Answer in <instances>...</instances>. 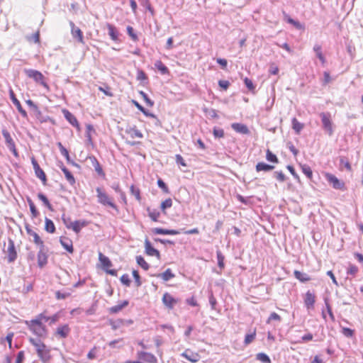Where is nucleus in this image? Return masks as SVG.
I'll list each match as a JSON object with an SVG mask.
<instances>
[{"label": "nucleus", "instance_id": "f257e3e1", "mask_svg": "<svg viewBox=\"0 0 363 363\" xmlns=\"http://www.w3.org/2000/svg\"><path fill=\"white\" fill-rule=\"evenodd\" d=\"M29 342L35 347L36 352L40 360L48 362L51 359L50 350L40 339L29 338Z\"/></svg>", "mask_w": 363, "mask_h": 363}, {"label": "nucleus", "instance_id": "f03ea898", "mask_svg": "<svg viewBox=\"0 0 363 363\" xmlns=\"http://www.w3.org/2000/svg\"><path fill=\"white\" fill-rule=\"evenodd\" d=\"M26 325L33 334L39 337H43L47 335V329L45 326L38 320H26Z\"/></svg>", "mask_w": 363, "mask_h": 363}, {"label": "nucleus", "instance_id": "7ed1b4c3", "mask_svg": "<svg viewBox=\"0 0 363 363\" xmlns=\"http://www.w3.org/2000/svg\"><path fill=\"white\" fill-rule=\"evenodd\" d=\"M181 231H183L186 235H191V234H199V230L197 228L189 230H184V229H182L181 230H169V229H164L161 228H155L152 229V232L153 234L155 235H179L180 234Z\"/></svg>", "mask_w": 363, "mask_h": 363}, {"label": "nucleus", "instance_id": "20e7f679", "mask_svg": "<svg viewBox=\"0 0 363 363\" xmlns=\"http://www.w3.org/2000/svg\"><path fill=\"white\" fill-rule=\"evenodd\" d=\"M23 72L28 77L33 79L36 83H39L46 89H49L48 84L45 82V77L40 72L33 69H24Z\"/></svg>", "mask_w": 363, "mask_h": 363}, {"label": "nucleus", "instance_id": "39448f33", "mask_svg": "<svg viewBox=\"0 0 363 363\" xmlns=\"http://www.w3.org/2000/svg\"><path fill=\"white\" fill-rule=\"evenodd\" d=\"M97 193L98 202L104 206H110L111 208L118 211L117 206L113 203V199L110 197L100 187L96 189Z\"/></svg>", "mask_w": 363, "mask_h": 363}, {"label": "nucleus", "instance_id": "423d86ee", "mask_svg": "<svg viewBox=\"0 0 363 363\" xmlns=\"http://www.w3.org/2000/svg\"><path fill=\"white\" fill-rule=\"evenodd\" d=\"M321 118L322 126L323 130L331 136L333 134V122L331 120V115L328 112H321L320 113Z\"/></svg>", "mask_w": 363, "mask_h": 363}, {"label": "nucleus", "instance_id": "0eeeda50", "mask_svg": "<svg viewBox=\"0 0 363 363\" xmlns=\"http://www.w3.org/2000/svg\"><path fill=\"white\" fill-rule=\"evenodd\" d=\"M325 178L328 182L335 189L337 190H345V182L342 180H340L335 175L327 173L325 174Z\"/></svg>", "mask_w": 363, "mask_h": 363}, {"label": "nucleus", "instance_id": "6e6552de", "mask_svg": "<svg viewBox=\"0 0 363 363\" xmlns=\"http://www.w3.org/2000/svg\"><path fill=\"white\" fill-rule=\"evenodd\" d=\"M62 221L67 228L72 229L76 233H79L81 229L87 225L86 220H75L74 222L70 221V225H69L68 223H67V219L65 216H62Z\"/></svg>", "mask_w": 363, "mask_h": 363}, {"label": "nucleus", "instance_id": "1a4fd4ad", "mask_svg": "<svg viewBox=\"0 0 363 363\" xmlns=\"http://www.w3.org/2000/svg\"><path fill=\"white\" fill-rule=\"evenodd\" d=\"M2 135L5 139L6 145L7 147L13 152L15 156H18V152L16 149L15 143L12 139L9 132L6 129H3Z\"/></svg>", "mask_w": 363, "mask_h": 363}, {"label": "nucleus", "instance_id": "9d476101", "mask_svg": "<svg viewBox=\"0 0 363 363\" xmlns=\"http://www.w3.org/2000/svg\"><path fill=\"white\" fill-rule=\"evenodd\" d=\"M7 259L9 263L13 262L17 258V252L13 240L9 239L6 250Z\"/></svg>", "mask_w": 363, "mask_h": 363}, {"label": "nucleus", "instance_id": "9b49d317", "mask_svg": "<svg viewBox=\"0 0 363 363\" xmlns=\"http://www.w3.org/2000/svg\"><path fill=\"white\" fill-rule=\"evenodd\" d=\"M31 162L35 171V176L42 181L43 184H46L47 179L44 171L40 168L38 162L34 157L31 158Z\"/></svg>", "mask_w": 363, "mask_h": 363}, {"label": "nucleus", "instance_id": "f8f14e48", "mask_svg": "<svg viewBox=\"0 0 363 363\" xmlns=\"http://www.w3.org/2000/svg\"><path fill=\"white\" fill-rule=\"evenodd\" d=\"M69 26L71 27V34H72L73 38L77 39V40L79 43L84 44V35H83V33L81 30V29L75 26V24L74 23V22H72L71 21H69Z\"/></svg>", "mask_w": 363, "mask_h": 363}, {"label": "nucleus", "instance_id": "ddd939ff", "mask_svg": "<svg viewBox=\"0 0 363 363\" xmlns=\"http://www.w3.org/2000/svg\"><path fill=\"white\" fill-rule=\"evenodd\" d=\"M162 301L163 304L169 309H172L178 302L177 299L167 292L164 294Z\"/></svg>", "mask_w": 363, "mask_h": 363}, {"label": "nucleus", "instance_id": "4468645a", "mask_svg": "<svg viewBox=\"0 0 363 363\" xmlns=\"http://www.w3.org/2000/svg\"><path fill=\"white\" fill-rule=\"evenodd\" d=\"M9 94L13 104L16 106L18 112L21 114V116L23 118H26L28 117L27 112L23 108L20 101L16 99L15 94L12 89H10Z\"/></svg>", "mask_w": 363, "mask_h": 363}, {"label": "nucleus", "instance_id": "2eb2a0df", "mask_svg": "<svg viewBox=\"0 0 363 363\" xmlns=\"http://www.w3.org/2000/svg\"><path fill=\"white\" fill-rule=\"evenodd\" d=\"M145 252H146V254L147 255H149V256H155L158 259L160 258V252L157 250L155 249L152 246V244L149 241L148 239H145Z\"/></svg>", "mask_w": 363, "mask_h": 363}, {"label": "nucleus", "instance_id": "dca6fc26", "mask_svg": "<svg viewBox=\"0 0 363 363\" xmlns=\"http://www.w3.org/2000/svg\"><path fill=\"white\" fill-rule=\"evenodd\" d=\"M231 128L235 132L241 133V134L249 135L250 133V131L248 127L243 123H232Z\"/></svg>", "mask_w": 363, "mask_h": 363}, {"label": "nucleus", "instance_id": "f3484780", "mask_svg": "<svg viewBox=\"0 0 363 363\" xmlns=\"http://www.w3.org/2000/svg\"><path fill=\"white\" fill-rule=\"evenodd\" d=\"M282 13H283L284 18L287 23L293 25L298 30H304L305 29L304 24H302L299 21H296V20L293 19L292 18H291L284 11H283Z\"/></svg>", "mask_w": 363, "mask_h": 363}, {"label": "nucleus", "instance_id": "a211bd4d", "mask_svg": "<svg viewBox=\"0 0 363 363\" xmlns=\"http://www.w3.org/2000/svg\"><path fill=\"white\" fill-rule=\"evenodd\" d=\"M315 302V296L311 293L310 291H308L306 293L304 298V304L308 309L313 308L314 303Z\"/></svg>", "mask_w": 363, "mask_h": 363}, {"label": "nucleus", "instance_id": "6ab92c4d", "mask_svg": "<svg viewBox=\"0 0 363 363\" xmlns=\"http://www.w3.org/2000/svg\"><path fill=\"white\" fill-rule=\"evenodd\" d=\"M106 27L111 39L115 42L119 41V32L117 28L111 23H107Z\"/></svg>", "mask_w": 363, "mask_h": 363}, {"label": "nucleus", "instance_id": "aec40b11", "mask_svg": "<svg viewBox=\"0 0 363 363\" xmlns=\"http://www.w3.org/2000/svg\"><path fill=\"white\" fill-rule=\"evenodd\" d=\"M62 113L65 118L69 122L70 124L77 128H79V124L77 118L70 111L67 109H64L62 110Z\"/></svg>", "mask_w": 363, "mask_h": 363}, {"label": "nucleus", "instance_id": "412c9836", "mask_svg": "<svg viewBox=\"0 0 363 363\" xmlns=\"http://www.w3.org/2000/svg\"><path fill=\"white\" fill-rule=\"evenodd\" d=\"M138 357L140 359H143L149 363H157V357L153 354L150 353V352H138Z\"/></svg>", "mask_w": 363, "mask_h": 363}, {"label": "nucleus", "instance_id": "4be33fe9", "mask_svg": "<svg viewBox=\"0 0 363 363\" xmlns=\"http://www.w3.org/2000/svg\"><path fill=\"white\" fill-rule=\"evenodd\" d=\"M60 244L69 253H72L74 251L72 241L67 238H60Z\"/></svg>", "mask_w": 363, "mask_h": 363}, {"label": "nucleus", "instance_id": "5701e85b", "mask_svg": "<svg viewBox=\"0 0 363 363\" xmlns=\"http://www.w3.org/2000/svg\"><path fill=\"white\" fill-rule=\"evenodd\" d=\"M89 159H90L91 162V164H92L93 167H94L95 171L97 172V174L99 176L104 177L105 176V173H104V172L101 164H99V161L96 158V157L91 156V157H89Z\"/></svg>", "mask_w": 363, "mask_h": 363}, {"label": "nucleus", "instance_id": "b1692460", "mask_svg": "<svg viewBox=\"0 0 363 363\" xmlns=\"http://www.w3.org/2000/svg\"><path fill=\"white\" fill-rule=\"evenodd\" d=\"M70 331V328L68 325L65 324L60 326L57 328L56 335H59L62 338H66Z\"/></svg>", "mask_w": 363, "mask_h": 363}, {"label": "nucleus", "instance_id": "393cba45", "mask_svg": "<svg viewBox=\"0 0 363 363\" xmlns=\"http://www.w3.org/2000/svg\"><path fill=\"white\" fill-rule=\"evenodd\" d=\"M61 170L65 174V178L67 180V182L73 185L75 184V179L72 174L69 171L67 168H66L62 164L60 166Z\"/></svg>", "mask_w": 363, "mask_h": 363}, {"label": "nucleus", "instance_id": "a878e982", "mask_svg": "<svg viewBox=\"0 0 363 363\" xmlns=\"http://www.w3.org/2000/svg\"><path fill=\"white\" fill-rule=\"evenodd\" d=\"M48 262L47 252H38V266L42 268Z\"/></svg>", "mask_w": 363, "mask_h": 363}, {"label": "nucleus", "instance_id": "bb28decb", "mask_svg": "<svg viewBox=\"0 0 363 363\" xmlns=\"http://www.w3.org/2000/svg\"><path fill=\"white\" fill-rule=\"evenodd\" d=\"M99 259L101 262V264L103 265V267L104 270L106 271V269H108L110 267L112 266V263L109 258L105 255H104L101 252H99Z\"/></svg>", "mask_w": 363, "mask_h": 363}, {"label": "nucleus", "instance_id": "cd10ccee", "mask_svg": "<svg viewBox=\"0 0 363 363\" xmlns=\"http://www.w3.org/2000/svg\"><path fill=\"white\" fill-rule=\"evenodd\" d=\"M129 302L127 300L123 301L121 303L111 307L108 311L111 313H117L121 311L123 308L128 305Z\"/></svg>", "mask_w": 363, "mask_h": 363}, {"label": "nucleus", "instance_id": "c85d7f7f", "mask_svg": "<svg viewBox=\"0 0 363 363\" xmlns=\"http://www.w3.org/2000/svg\"><path fill=\"white\" fill-rule=\"evenodd\" d=\"M294 274L297 279H298L300 281L303 283L310 281L311 279V277L307 274L301 272L298 270H295Z\"/></svg>", "mask_w": 363, "mask_h": 363}, {"label": "nucleus", "instance_id": "c756f323", "mask_svg": "<svg viewBox=\"0 0 363 363\" xmlns=\"http://www.w3.org/2000/svg\"><path fill=\"white\" fill-rule=\"evenodd\" d=\"M274 166L266 164L264 162H258L256 165V170L257 172H269L272 169H274Z\"/></svg>", "mask_w": 363, "mask_h": 363}, {"label": "nucleus", "instance_id": "7c9ffc66", "mask_svg": "<svg viewBox=\"0 0 363 363\" xmlns=\"http://www.w3.org/2000/svg\"><path fill=\"white\" fill-rule=\"evenodd\" d=\"M133 104L137 107L138 110H140L145 116L150 118H155V115L152 113H150L149 111L145 109L142 105H140L137 101L133 100Z\"/></svg>", "mask_w": 363, "mask_h": 363}, {"label": "nucleus", "instance_id": "2f4dec72", "mask_svg": "<svg viewBox=\"0 0 363 363\" xmlns=\"http://www.w3.org/2000/svg\"><path fill=\"white\" fill-rule=\"evenodd\" d=\"M155 67L162 74H169V71L161 60H157L155 63Z\"/></svg>", "mask_w": 363, "mask_h": 363}, {"label": "nucleus", "instance_id": "473e14b6", "mask_svg": "<svg viewBox=\"0 0 363 363\" xmlns=\"http://www.w3.org/2000/svg\"><path fill=\"white\" fill-rule=\"evenodd\" d=\"M38 198L43 203V204L51 211H53V207L50 203L48 199L43 193L38 194Z\"/></svg>", "mask_w": 363, "mask_h": 363}, {"label": "nucleus", "instance_id": "72a5a7b5", "mask_svg": "<svg viewBox=\"0 0 363 363\" xmlns=\"http://www.w3.org/2000/svg\"><path fill=\"white\" fill-rule=\"evenodd\" d=\"M45 230L48 233H54L55 232V226L54 223L48 218H45Z\"/></svg>", "mask_w": 363, "mask_h": 363}, {"label": "nucleus", "instance_id": "f704fd0d", "mask_svg": "<svg viewBox=\"0 0 363 363\" xmlns=\"http://www.w3.org/2000/svg\"><path fill=\"white\" fill-rule=\"evenodd\" d=\"M303 124L300 123L296 118L292 119V128L296 134H299L303 128Z\"/></svg>", "mask_w": 363, "mask_h": 363}, {"label": "nucleus", "instance_id": "c9c22d12", "mask_svg": "<svg viewBox=\"0 0 363 363\" xmlns=\"http://www.w3.org/2000/svg\"><path fill=\"white\" fill-rule=\"evenodd\" d=\"M157 277H161L164 281H167L174 278L175 275L172 272L170 269H167L163 273L159 274Z\"/></svg>", "mask_w": 363, "mask_h": 363}, {"label": "nucleus", "instance_id": "e433bc0d", "mask_svg": "<svg viewBox=\"0 0 363 363\" xmlns=\"http://www.w3.org/2000/svg\"><path fill=\"white\" fill-rule=\"evenodd\" d=\"M136 261L138 265H140L144 270L147 271L150 268L149 264L146 262L145 259L142 256H137Z\"/></svg>", "mask_w": 363, "mask_h": 363}, {"label": "nucleus", "instance_id": "4c0bfd02", "mask_svg": "<svg viewBox=\"0 0 363 363\" xmlns=\"http://www.w3.org/2000/svg\"><path fill=\"white\" fill-rule=\"evenodd\" d=\"M127 133H129L132 138H142L143 137V133L135 127L130 128L129 130H127Z\"/></svg>", "mask_w": 363, "mask_h": 363}, {"label": "nucleus", "instance_id": "58836bf2", "mask_svg": "<svg viewBox=\"0 0 363 363\" xmlns=\"http://www.w3.org/2000/svg\"><path fill=\"white\" fill-rule=\"evenodd\" d=\"M183 357H184L186 359L191 362H197L199 361V354H189L187 352H184L182 354Z\"/></svg>", "mask_w": 363, "mask_h": 363}, {"label": "nucleus", "instance_id": "ea45409f", "mask_svg": "<svg viewBox=\"0 0 363 363\" xmlns=\"http://www.w3.org/2000/svg\"><path fill=\"white\" fill-rule=\"evenodd\" d=\"M216 256H217V260H218V265L220 269H223L225 267V264H224L225 257L220 250H217Z\"/></svg>", "mask_w": 363, "mask_h": 363}, {"label": "nucleus", "instance_id": "a19ab883", "mask_svg": "<svg viewBox=\"0 0 363 363\" xmlns=\"http://www.w3.org/2000/svg\"><path fill=\"white\" fill-rule=\"evenodd\" d=\"M340 164L341 165H343L348 172L352 171L351 164L349 162L348 159L346 158L345 157H343V156L340 157Z\"/></svg>", "mask_w": 363, "mask_h": 363}, {"label": "nucleus", "instance_id": "79ce46f5", "mask_svg": "<svg viewBox=\"0 0 363 363\" xmlns=\"http://www.w3.org/2000/svg\"><path fill=\"white\" fill-rule=\"evenodd\" d=\"M108 346L111 348H114V347L120 348L123 346V339L119 338L117 340H112L110 342H108Z\"/></svg>", "mask_w": 363, "mask_h": 363}, {"label": "nucleus", "instance_id": "37998d69", "mask_svg": "<svg viewBox=\"0 0 363 363\" xmlns=\"http://www.w3.org/2000/svg\"><path fill=\"white\" fill-rule=\"evenodd\" d=\"M256 359L263 363H270L271 360L267 354L260 352L256 354Z\"/></svg>", "mask_w": 363, "mask_h": 363}, {"label": "nucleus", "instance_id": "c03bdc74", "mask_svg": "<svg viewBox=\"0 0 363 363\" xmlns=\"http://www.w3.org/2000/svg\"><path fill=\"white\" fill-rule=\"evenodd\" d=\"M302 172L308 178L311 179L313 176V172L311 168L308 164H303L301 166Z\"/></svg>", "mask_w": 363, "mask_h": 363}, {"label": "nucleus", "instance_id": "a18cd8bd", "mask_svg": "<svg viewBox=\"0 0 363 363\" xmlns=\"http://www.w3.org/2000/svg\"><path fill=\"white\" fill-rule=\"evenodd\" d=\"M26 232L27 233L30 235V236H33V242L34 243L35 242H39V240L40 239H41L40 238V236L38 235V233H36L35 232H34L33 230H32L28 225H26Z\"/></svg>", "mask_w": 363, "mask_h": 363}, {"label": "nucleus", "instance_id": "49530a36", "mask_svg": "<svg viewBox=\"0 0 363 363\" xmlns=\"http://www.w3.org/2000/svg\"><path fill=\"white\" fill-rule=\"evenodd\" d=\"M148 216L153 221H157V218L160 216V212L155 209H150L147 208Z\"/></svg>", "mask_w": 363, "mask_h": 363}, {"label": "nucleus", "instance_id": "de8ad7c7", "mask_svg": "<svg viewBox=\"0 0 363 363\" xmlns=\"http://www.w3.org/2000/svg\"><path fill=\"white\" fill-rule=\"evenodd\" d=\"M266 158L269 162H274V163L279 162V160H278L277 157L274 153H272L269 150H267Z\"/></svg>", "mask_w": 363, "mask_h": 363}, {"label": "nucleus", "instance_id": "09e8293b", "mask_svg": "<svg viewBox=\"0 0 363 363\" xmlns=\"http://www.w3.org/2000/svg\"><path fill=\"white\" fill-rule=\"evenodd\" d=\"M127 33L134 42H136L138 40V37L137 34L135 33L134 29L132 26H128L127 27Z\"/></svg>", "mask_w": 363, "mask_h": 363}, {"label": "nucleus", "instance_id": "8fccbe9b", "mask_svg": "<svg viewBox=\"0 0 363 363\" xmlns=\"http://www.w3.org/2000/svg\"><path fill=\"white\" fill-rule=\"evenodd\" d=\"M109 323L112 329L115 330L118 329L119 327H121V325L124 324L125 320L123 319H118L116 321L111 320Z\"/></svg>", "mask_w": 363, "mask_h": 363}, {"label": "nucleus", "instance_id": "3c124183", "mask_svg": "<svg viewBox=\"0 0 363 363\" xmlns=\"http://www.w3.org/2000/svg\"><path fill=\"white\" fill-rule=\"evenodd\" d=\"M172 200L171 199H167L164 201L162 202L160 208L162 211H164L167 208L172 207Z\"/></svg>", "mask_w": 363, "mask_h": 363}, {"label": "nucleus", "instance_id": "603ef678", "mask_svg": "<svg viewBox=\"0 0 363 363\" xmlns=\"http://www.w3.org/2000/svg\"><path fill=\"white\" fill-rule=\"evenodd\" d=\"M140 94L142 96V97L143 98L144 101H145L146 104L150 106V107H152L154 105V101H152L147 96V94H145L143 91H140Z\"/></svg>", "mask_w": 363, "mask_h": 363}, {"label": "nucleus", "instance_id": "864d4df0", "mask_svg": "<svg viewBox=\"0 0 363 363\" xmlns=\"http://www.w3.org/2000/svg\"><path fill=\"white\" fill-rule=\"evenodd\" d=\"M213 134L216 138H221L224 137V130L222 128L215 127L213 130Z\"/></svg>", "mask_w": 363, "mask_h": 363}, {"label": "nucleus", "instance_id": "5fc2aeb1", "mask_svg": "<svg viewBox=\"0 0 363 363\" xmlns=\"http://www.w3.org/2000/svg\"><path fill=\"white\" fill-rule=\"evenodd\" d=\"M133 277L135 279V282L137 287H139L142 285V281L140 279V276L139 275V273L137 270L133 271Z\"/></svg>", "mask_w": 363, "mask_h": 363}, {"label": "nucleus", "instance_id": "6e6d98bb", "mask_svg": "<svg viewBox=\"0 0 363 363\" xmlns=\"http://www.w3.org/2000/svg\"><path fill=\"white\" fill-rule=\"evenodd\" d=\"M157 185L158 186L162 189V191L166 193V194H169V188L168 186H167V184L164 183V182L161 179H159L157 180Z\"/></svg>", "mask_w": 363, "mask_h": 363}, {"label": "nucleus", "instance_id": "4d7b16f0", "mask_svg": "<svg viewBox=\"0 0 363 363\" xmlns=\"http://www.w3.org/2000/svg\"><path fill=\"white\" fill-rule=\"evenodd\" d=\"M255 335H256L255 332L250 333V334H247L245 335V340H244L245 344V345L250 344L255 338Z\"/></svg>", "mask_w": 363, "mask_h": 363}, {"label": "nucleus", "instance_id": "13d9d810", "mask_svg": "<svg viewBox=\"0 0 363 363\" xmlns=\"http://www.w3.org/2000/svg\"><path fill=\"white\" fill-rule=\"evenodd\" d=\"M130 192L133 195L135 196V199L138 201L140 200V192L138 188L135 187L133 185L130 186Z\"/></svg>", "mask_w": 363, "mask_h": 363}, {"label": "nucleus", "instance_id": "bf43d9fd", "mask_svg": "<svg viewBox=\"0 0 363 363\" xmlns=\"http://www.w3.org/2000/svg\"><path fill=\"white\" fill-rule=\"evenodd\" d=\"M281 317L279 314H277L275 312H273L270 314L269 317L268 318L267 320V323H269L272 320H277L280 322L281 321Z\"/></svg>", "mask_w": 363, "mask_h": 363}, {"label": "nucleus", "instance_id": "052dcab7", "mask_svg": "<svg viewBox=\"0 0 363 363\" xmlns=\"http://www.w3.org/2000/svg\"><path fill=\"white\" fill-rule=\"evenodd\" d=\"M120 279L123 284L125 285L126 286H130L131 281H130L128 274H123Z\"/></svg>", "mask_w": 363, "mask_h": 363}, {"label": "nucleus", "instance_id": "680f3d73", "mask_svg": "<svg viewBox=\"0 0 363 363\" xmlns=\"http://www.w3.org/2000/svg\"><path fill=\"white\" fill-rule=\"evenodd\" d=\"M358 267L354 264H350L347 273L348 274H351L353 276H355L356 274L358 272Z\"/></svg>", "mask_w": 363, "mask_h": 363}, {"label": "nucleus", "instance_id": "e2e57ef3", "mask_svg": "<svg viewBox=\"0 0 363 363\" xmlns=\"http://www.w3.org/2000/svg\"><path fill=\"white\" fill-rule=\"evenodd\" d=\"M342 333L347 337H351L354 335V330L348 328H342Z\"/></svg>", "mask_w": 363, "mask_h": 363}, {"label": "nucleus", "instance_id": "0e129e2a", "mask_svg": "<svg viewBox=\"0 0 363 363\" xmlns=\"http://www.w3.org/2000/svg\"><path fill=\"white\" fill-rule=\"evenodd\" d=\"M69 296H70V293H68V292L62 293L60 291H57L55 292V297L58 300L65 299Z\"/></svg>", "mask_w": 363, "mask_h": 363}, {"label": "nucleus", "instance_id": "69168bd1", "mask_svg": "<svg viewBox=\"0 0 363 363\" xmlns=\"http://www.w3.org/2000/svg\"><path fill=\"white\" fill-rule=\"evenodd\" d=\"M274 176L279 182H283L286 180V177L282 172H274Z\"/></svg>", "mask_w": 363, "mask_h": 363}, {"label": "nucleus", "instance_id": "338daca9", "mask_svg": "<svg viewBox=\"0 0 363 363\" xmlns=\"http://www.w3.org/2000/svg\"><path fill=\"white\" fill-rule=\"evenodd\" d=\"M244 83L249 90L252 91L255 89V87L251 79L246 77L244 79Z\"/></svg>", "mask_w": 363, "mask_h": 363}, {"label": "nucleus", "instance_id": "774afa93", "mask_svg": "<svg viewBox=\"0 0 363 363\" xmlns=\"http://www.w3.org/2000/svg\"><path fill=\"white\" fill-rule=\"evenodd\" d=\"M286 146L294 156H296L298 155V150L295 147V146L293 145L291 142L287 143Z\"/></svg>", "mask_w": 363, "mask_h": 363}]
</instances>
